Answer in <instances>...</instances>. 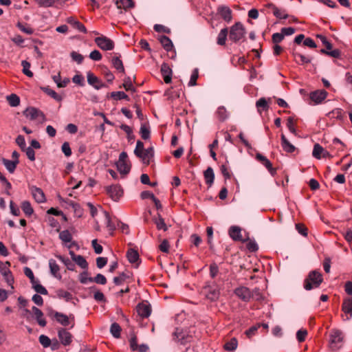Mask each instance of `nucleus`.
<instances>
[{
    "instance_id": "338daca9",
    "label": "nucleus",
    "mask_w": 352,
    "mask_h": 352,
    "mask_svg": "<svg viewBox=\"0 0 352 352\" xmlns=\"http://www.w3.org/2000/svg\"><path fill=\"white\" fill-rule=\"evenodd\" d=\"M61 150L67 157H69L72 155V150L70 148L69 144L67 142H65L63 144Z\"/></svg>"
},
{
    "instance_id": "0e129e2a",
    "label": "nucleus",
    "mask_w": 352,
    "mask_h": 352,
    "mask_svg": "<svg viewBox=\"0 0 352 352\" xmlns=\"http://www.w3.org/2000/svg\"><path fill=\"white\" fill-rule=\"evenodd\" d=\"M307 335V331L305 329H300L296 333V338L298 342H302L305 341L306 336Z\"/></svg>"
},
{
    "instance_id": "13d9d810",
    "label": "nucleus",
    "mask_w": 352,
    "mask_h": 352,
    "mask_svg": "<svg viewBox=\"0 0 352 352\" xmlns=\"http://www.w3.org/2000/svg\"><path fill=\"white\" fill-rule=\"evenodd\" d=\"M111 63L113 66H123L122 61L120 59V56L117 54H114L111 56Z\"/></svg>"
},
{
    "instance_id": "473e14b6",
    "label": "nucleus",
    "mask_w": 352,
    "mask_h": 352,
    "mask_svg": "<svg viewBox=\"0 0 352 352\" xmlns=\"http://www.w3.org/2000/svg\"><path fill=\"white\" fill-rule=\"evenodd\" d=\"M161 73L163 76L164 80L166 84L171 82L172 80V70L171 67H161Z\"/></svg>"
},
{
    "instance_id": "c9c22d12",
    "label": "nucleus",
    "mask_w": 352,
    "mask_h": 352,
    "mask_svg": "<svg viewBox=\"0 0 352 352\" xmlns=\"http://www.w3.org/2000/svg\"><path fill=\"white\" fill-rule=\"evenodd\" d=\"M256 107L257 110L260 114H261V111H267L269 108L268 102L265 98H261L256 102Z\"/></svg>"
},
{
    "instance_id": "2eb2a0df",
    "label": "nucleus",
    "mask_w": 352,
    "mask_h": 352,
    "mask_svg": "<svg viewBox=\"0 0 352 352\" xmlns=\"http://www.w3.org/2000/svg\"><path fill=\"white\" fill-rule=\"evenodd\" d=\"M265 7L273 8V14L279 19H286L289 17V15L286 10L283 8H278L276 5L272 3H269L265 5Z\"/></svg>"
},
{
    "instance_id": "e433bc0d",
    "label": "nucleus",
    "mask_w": 352,
    "mask_h": 352,
    "mask_svg": "<svg viewBox=\"0 0 352 352\" xmlns=\"http://www.w3.org/2000/svg\"><path fill=\"white\" fill-rule=\"evenodd\" d=\"M238 341L235 338H232L230 341L224 344V349L228 351H234L236 349Z\"/></svg>"
},
{
    "instance_id": "864d4df0",
    "label": "nucleus",
    "mask_w": 352,
    "mask_h": 352,
    "mask_svg": "<svg viewBox=\"0 0 352 352\" xmlns=\"http://www.w3.org/2000/svg\"><path fill=\"white\" fill-rule=\"evenodd\" d=\"M217 115L221 122L226 120L228 118V113L224 107H219L218 108Z\"/></svg>"
},
{
    "instance_id": "39448f33",
    "label": "nucleus",
    "mask_w": 352,
    "mask_h": 352,
    "mask_svg": "<svg viewBox=\"0 0 352 352\" xmlns=\"http://www.w3.org/2000/svg\"><path fill=\"white\" fill-rule=\"evenodd\" d=\"M94 41L98 47L102 50H111L114 47V42L103 35L95 38Z\"/></svg>"
},
{
    "instance_id": "412c9836",
    "label": "nucleus",
    "mask_w": 352,
    "mask_h": 352,
    "mask_svg": "<svg viewBox=\"0 0 352 352\" xmlns=\"http://www.w3.org/2000/svg\"><path fill=\"white\" fill-rule=\"evenodd\" d=\"M256 159L265 166L272 175H274L276 173V170L272 167V163L264 155L261 153H257L256 155Z\"/></svg>"
},
{
    "instance_id": "4468645a",
    "label": "nucleus",
    "mask_w": 352,
    "mask_h": 352,
    "mask_svg": "<svg viewBox=\"0 0 352 352\" xmlns=\"http://www.w3.org/2000/svg\"><path fill=\"white\" fill-rule=\"evenodd\" d=\"M136 311L140 317L148 318L151 315V308L147 302H142L137 305Z\"/></svg>"
},
{
    "instance_id": "a211bd4d",
    "label": "nucleus",
    "mask_w": 352,
    "mask_h": 352,
    "mask_svg": "<svg viewBox=\"0 0 352 352\" xmlns=\"http://www.w3.org/2000/svg\"><path fill=\"white\" fill-rule=\"evenodd\" d=\"M69 254L72 261L82 269L87 270L88 268V263L82 256L77 255L73 251H70Z\"/></svg>"
},
{
    "instance_id": "69168bd1",
    "label": "nucleus",
    "mask_w": 352,
    "mask_h": 352,
    "mask_svg": "<svg viewBox=\"0 0 352 352\" xmlns=\"http://www.w3.org/2000/svg\"><path fill=\"white\" fill-rule=\"evenodd\" d=\"M89 272L85 270L80 274L79 275V280L82 284H87L88 282H89V278L88 277Z\"/></svg>"
},
{
    "instance_id": "6e6552de",
    "label": "nucleus",
    "mask_w": 352,
    "mask_h": 352,
    "mask_svg": "<svg viewBox=\"0 0 352 352\" xmlns=\"http://www.w3.org/2000/svg\"><path fill=\"white\" fill-rule=\"evenodd\" d=\"M54 318L63 326H68L70 324V320H74V316L72 314H70L69 316L67 315L58 312L54 311Z\"/></svg>"
},
{
    "instance_id": "cd10ccee",
    "label": "nucleus",
    "mask_w": 352,
    "mask_h": 352,
    "mask_svg": "<svg viewBox=\"0 0 352 352\" xmlns=\"http://www.w3.org/2000/svg\"><path fill=\"white\" fill-rule=\"evenodd\" d=\"M67 21L68 23L74 26V28L78 30L80 32H83V33L87 32V29L85 27V25L82 23H81L80 22H79L78 21H77L74 17H69L67 19Z\"/></svg>"
},
{
    "instance_id": "72a5a7b5",
    "label": "nucleus",
    "mask_w": 352,
    "mask_h": 352,
    "mask_svg": "<svg viewBox=\"0 0 352 352\" xmlns=\"http://www.w3.org/2000/svg\"><path fill=\"white\" fill-rule=\"evenodd\" d=\"M160 41L163 47L166 51L168 52L172 50L173 45L171 40L168 37H167L166 36H162L160 37Z\"/></svg>"
},
{
    "instance_id": "4d7b16f0",
    "label": "nucleus",
    "mask_w": 352,
    "mask_h": 352,
    "mask_svg": "<svg viewBox=\"0 0 352 352\" xmlns=\"http://www.w3.org/2000/svg\"><path fill=\"white\" fill-rule=\"evenodd\" d=\"M199 77V72L197 69H195L190 76V81L188 82V86H195L197 85V80Z\"/></svg>"
},
{
    "instance_id": "20e7f679",
    "label": "nucleus",
    "mask_w": 352,
    "mask_h": 352,
    "mask_svg": "<svg viewBox=\"0 0 352 352\" xmlns=\"http://www.w3.org/2000/svg\"><path fill=\"white\" fill-rule=\"evenodd\" d=\"M118 171L123 175H127L131 170V164L128 160V155L126 152H122L120 154L119 160L116 163Z\"/></svg>"
},
{
    "instance_id": "423d86ee",
    "label": "nucleus",
    "mask_w": 352,
    "mask_h": 352,
    "mask_svg": "<svg viewBox=\"0 0 352 352\" xmlns=\"http://www.w3.org/2000/svg\"><path fill=\"white\" fill-rule=\"evenodd\" d=\"M234 294L244 302H248L253 296L254 293L246 287H239L234 289Z\"/></svg>"
},
{
    "instance_id": "49530a36",
    "label": "nucleus",
    "mask_w": 352,
    "mask_h": 352,
    "mask_svg": "<svg viewBox=\"0 0 352 352\" xmlns=\"http://www.w3.org/2000/svg\"><path fill=\"white\" fill-rule=\"evenodd\" d=\"M70 56L74 62H75L76 64L80 65L82 63V61L84 60V57L82 54L80 53L73 51L70 54Z\"/></svg>"
},
{
    "instance_id": "a18cd8bd",
    "label": "nucleus",
    "mask_w": 352,
    "mask_h": 352,
    "mask_svg": "<svg viewBox=\"0 0 352 352\" xmlns=\"http://www.w3.org/2000/svg\"><path fill=\"white\" fill-rule=\"evenodd\" d=\"M35 3L39 6V7H51L54 5V3L58 0H34Z\"/></svg>"
},
{
    "instance_id": "6e6d98bb",
    "label": "nucleus",
    "mask_w": 352,
    "mask_h": 352,
    "mask_svg": "<svg viewBox=\"0 0 352 352\" xmlns=\"http://www.w3.org/2000/svg\"><path fill=\"white\" fill-rule=\"evenodd\" d=\"M57 295L59 298H64L67 301H69L72 299V294L69 292L65 291L63 289L58 290Z\"/></svg>"
},
{
    "instance_id": "f257e3e1",
    "label": "nucleus",
    "mask_w": 352,
    "mask_h": 352,
    "mask_svg": "<svg viewBox=\"0 0 352 352\" xmlns=\"http://www.w3.org/2000/svg\"><path fill=\"white\" fill-rule=\"evenodd\" d=\"M323 281L322 275L316 270L311 271L304 280L303 287L306 290L318 287Z\"/></svg>"
},
{
    "instance_id": "bf43d9fd",
    "label": "nucleus",
    "mask_w": 352,
    "mask_h": 352,
    "mask_svg": "<svg viewBox=\"0 0 352 352\" xmlns=\"http://www.w3.org/2000/svg\"><path fill=\"white\" fill-rule=\"evenodd\" d=\"M127 278H129V276L122 272L120 274V276L113 278V283L117 285H122Z\"/></svg>"
},
{
    "instance_id": "b1692460",
    "label": "nucleus",
    "mask_w": 352,
    "mask_h": 352,
    "mask_svg": "<svg viewBox=\"0 0 352 352\" xmlns=\"http://www.w3.org/2000/svg\"><path fill=\"white\" fill-rule=\"evenodd\" d=\"M32 310L35 316L36 320L38 324L41 327H45L46 325V320L43 318V312L37 307H32Z\"/></svg>"
},
{
    "instance_id": "2f4dec72",
    "label": "nucleus",
    "mask_w": 352,
    "mask_h": 352,
    "mask_svg": "<svg viewBox=\"0 0 352 352\" xmlns=\"http://www.w3.org/2000/svg\"><path fill=\"white\" fill-rule=\"evenodd\" d=\"M3 276L6 281L9 285H11L13 288L12 284L14 283V277L10 270L8 268L3 267L0 270Z\"/></svg>"
},
{
    "instance_id": "9d476101",
    "label": "nucleus",
    "mask_w": 352,
    "mask_h": 352,
    "mask_svg": "<svg viewBox=\"0 0 352 352\" xmlns=\"http://www.w3.org/2000/svg\"><path fill=\"white\" fill-rule=\"evenodd\" d=\"M23 114L26 117H29L30 118V120H36L38 118H41L42 120H45V115L43 114V113L35 107L27 108L24 111Z\"/></svg>"
},
{
    "instance_id": "7ed1b4c3",
    "label": "nucleus",
    "mask_w": 352,
    "mask_h": 352,
    "mask_svg": "<svg viewBox=\"0 0 352 352\" xmlns=\"http://www.w3.org/2000/svg\"><path fill=\"white\" fill-rule=\"evenodd\" d=\"M245 34L244 26L241 23L237 22L230 28V39L234 42H237L244 37Z\"/></svg>"
},
{
    "instance_id": "c85d7f7f",
    "label": "nucleus",
    "mask_w": 352,
    "mask_h": 352,
    "mask_svg": "<svg viewBox=\"0 0 352 352\" xmlns=\"http://www.w3.org/2000/svg\"><path fill=\"white\" fill-rule=\"evenodd\" d=\"M1 162L3 164L6 166V169L10 173H13L16 168L18 164V162L10 160L6 158H2Z\"/></svg>"
},
{
    "instance_id": "0eeeda50",
    "label": "nucleus",
    "mask_w": 352,
    "mask_h": 352,
    "mask_svg": "<svg viewBox=\"0 0 352 352\" xmlns=\"http://www.w3.org/2000/svg\"><path fill=\"white\" fill-rule=\"evenodd\" d=\"M107 193L114 201H118L123 194V190L119 185H112L106 187Z\"/></svg>"
},
{
    "instance_id": "c756f323",
    "label": "nucleus",
    "mask_w": 352,
    "mask_h": 352,
    "mask_svg": "<svg viewBox=\"0 0 352 352\" xmlns=\"http://www.w3.org/2000/svg\"><path fill=\"white\" fill-rule=\"evenodd\" d=\"M228 30L227 28L222 29L219 33L217 38V43L219 45H225L227 36H228Z\"/></svg>"
},
{
    "instance_id": "c03bdc74",
    "label": "nucleus",
    "mask_w": 352,
    "mask_h": 352,
    "mask_svg": "<svg viewBox=\"0 0 352 352\" xmlns=\"http://www.w3.org/2000/svg\"><path fill=\"white\" fill-rule=\"evenodd\" d=\"M219 296V291L217 289L208 287V293L207 294V298L211 300H216Z\"/></svg>"
},
{
    "instance_id": "5fc2aeb1",
    "label": "nucleus",
    "mask_w": 352,
    "mask_h": 352,
    "mask_svg": "<svg viewBox=\"0 0 352 352\" xmlns=\"http://www.w3.org/2000/svg\"><path fill=\"white\" fill-rule=\"evenodd\" d=\"M57 257L67 266V268L69 270H74L75 265L69 258H65L62 256H58Z\"/></svg>"
},
{
    "instance_id": "774afa93",
    "label": "nucleus",
    "mask_w": 352,
    "mask_h": 352,
    "mask_svg": "<svg viewBox=\"0 0 352 352\" xmlns=\"http://www.w3.org/2000/svg\"><path fill=\"white\" fill-rule=\"evenodd\" d=\"M154 30L157 32H164V33H166V34L170 33V30L168 28H167L163 25H160V24L155 25Z\"/></svg>"
},
{
    "instance_id": "09e8293b",
    "label": "nucleus",
    "mask_w": 352,
    "mask_h": 352,
    "mask_svg": "<svg viewBox=\"0 0 352 352\" xmlns=\"http://www.w3.org/2000/svg\"><path fill=\"white\" fill-rule=\"evenodd\" d=\"M43 90L45 93H46L54 100L57 101H60L62 100L61 96H60L56 91L51 89L49 87L43 88Z\"/></svg>"
},
{
    "instance_id": "8fccbe9b",
    "label": "nucleus",
    "mask_w": 352,
    "mask_h": 352,
    "mask_svg": "<svg viewBox=\"0 0 352 352\" xmlns=\"http://www.w3.org/2000/svg\"><path fill=\"white\" fill-rule=\"evenodd\" d=\"M111 97L115 100L125 99L129 100V96L124 91H113L111 93Z\"/></svg>"
},
{
    "instance_id": "58836bf2",
    "label": "nucleus",
    "mask_w": 352,
    "mask_h": 352,
    "mask_svg": "<svg viewBox=\"0 0 352 352\" xmlns=\"http://www.w3.org/2000/svg\"><path fill=\"white\" fill-rule=\"evenodd\" d=\"M59 239L65 243H70L72 240V236L69 230H65L59 233Z\"/></svg>"
},
{
    "instance_id": "a878e982",
    "label": "nucleus",
    "mask_w": 352,
    "mask_h": 352,
    "mask_svg": "<svg viewBox=\"0 0 352 352\" xmlns=\"http://www.w3.org/2000/svg\"><path fill=\"white\" fill-rule=\"evenodd\" d=\"M49 267L51 274L56 278H61V275L59 274L60 267L54 259L49 260Z\"/></svg>"
},
{
    "instance_id": "ddd939ff",
    "label": "nucleus",
    "mask_w": 352,
    "mask_h": 352,
    "mask_svg": "<svg viewBox=\"0 0 352 352\" xmlns=\"http://www.w3.org/2000/svg\"><path fill=\"white\" fill-rule=\"evenodd\" d=\"M217 14L226 22L231 21L232 16V10L231 9L226 6H219L217 10Z\"/></svg>"
},
{
    "instance_id": "1a4fd4ad",
    "label": "nucleus",
    "mask_w": 352,
    "mask_h": 352,
    "mask_svg": "<svg viewBox=\"0 0 352 352\" xmlns=\"http://www.w3.org/2000/svg\"><path fill=\"white\" fill-rule=\"evenodd\" d=\"M327 96V92L324 89L311 92L309 98L314 104L321 103Z\"/></svg>"
},
{
    "instance_id": "4c0bfd02",
    "label": "nucleus",
    "mask_w": 352,
    "mask_h": 352,
    "mask_svg": "<svg viewBox=\"0 0 352 352\" xmlns=\"http://www.w3.org/2000/svg\"><path fill=\"white\" fill-rule=\"evenodd\" d=\"M6 98L11 107H17L20 104V98L16 94H12L8 96Z\"/></svg>"
},
{
    "instance_id": "6ab92c4d",
    "label": "nucleus",
    "mask_w": 352,
    "mask_h": 352,
    "mask_svg": "<svg viewBox=\"0 0 352 352\" xmlns=\"http://www.w3.org/2000/svg\"><path fill=\"white\" fill-rule=\"evenodd\" d=\"M58 338L61 343L65 345H69L72 342V334L65 329H60L58 332Z\"/></svg>"
},
{
    "instance_id": "aec40b11",
    "label": "nucleus",
    "mask_w": 352,
    "mask_h": 352,
    "mask_svg": "<svg viewBox=\"0 0 352 352\" xmlns=\"http://www.w3.org/2000/svg\"><path fill=\"white\" fill-rule=\"evenodd\" d=\"M30 190L34 199L36 202L43 203L45 201V194L41 188L36 186H32L30 188Z\"/></svg>"
},
{
    "instance_id": "5701e85b",
    "label": "nucleus",
    "mask_w": 352,
    "mask_h": 352,
    "mask_svg": "<svg viewBox=\"0 0 352 352\" xmlns=\"http://www.w3.org/2000/svg\"><path fill=\"white\" fill-rule=\"evenodd\" d=\"M229 235L234 241H241L243 240L241 229L239 226H231L229 229Z\"/></svg>"
},
{
    "instance_id": "de8ad7c7",
    "label": "nucleus",
    "mask_w": 352,
    "mask_h": 352,
    "mask_svg": "<svg viewBox=\"0 0 352 352\" xmlns=\"http://www.w3.org/2000/svg\"><path fill=\"white\" fill-rule=\"evenodd\" d=\"M322 152H324V148L319 144H316L312 152L313 156L316 159H320Z\"/></svg>"
},
{
    "instance_id": "052dcab7",
    "label": "nucleus",
    "mask_w": 352,
    "mask_h": 352,
    "mask_svg": "<svg viewBox=\"0 0 352 352\" xmlns=\"http://www.w3.org/2000/svg\"><path fill=\"white\" fill-rule=\"evenodd\" d=\"M72 81L74 83L78 85L81 87L85 85V78L81 74H76L73 78Z\"/></svg>"
},
{
    "instance_id": "37998d69",
    "label": "nucleus",
    "mask_w": 352,
    "mask_h": 352,
    "mask_svg": "<svg viewBox=\"0 0 352 352\" xmlns=\"http://www.w3.org/2000/svg\"><path fill=\"white\" fill-rule=\"evenodd\" d=\"M89 282H94L97 284L105 285L107 283V278L104 275L98 274L95 277L89 278Z\"/></svg>"
},
{
    "instance_id": "e2e57ef3",
    "label": "nucleus",
    "mask_w": 352,
    "mask_h": 352,
    "mask_svg": "<svg viewBox=\"0 0 352 352\" xmlns=\"http://www.w3.org/2000/svg\"><path fill=\"white\" fill-rule=\"evenodd\" d=\"M38 340L43 347H48L51 344V340L47 336L41 335Z\"/></svg>"
},
{
    "instance_id": "603ef678",
    "label": "nucleus",
    "mask_w": 352,
    "mask_h": 352,
    "mask_svg": "<svg viewBox=\"0 0 352 352\" xmlns=\"http://www.w3.org/2000/svg\"><path fill=\"white\" fill-rule=\"evenodd\" d=\"M140 133L143 140H148L150 138V130L145 124H142L140 130Z\"/></svg>"
},
{
    "instance_id": "f03ea898",
    "label": "nucleus",
    "mask_w": 352,
    "mask_h": 352,
    "mask_svg": "<svg viewBox=\"0 0 352 352\" xmlns=\"http://www.w3.org/2000/svg\"><path fill=\"white\" fill-rule=\"evenodd\" d=\"M344 342V335L338 329H332L329 333V346L331 350L337 351L342 347Z\"/></svg>"
},
{
    "instance_id": "4be33fe9",
    "label": "nucleus",
    "mask_w": 352,
    "mask_h": 352,
    "mask_svg": "<svg viewBox=\"0 0 352 352\" xmlns=\"http://www.w3.org/2000/svg\"><path fill=\"white\" fill-rule=\"evenodd\" d=\"M153 156H154L153 148L150 147V148H148L147 149H145L144 151H142L140 154V156H137V157L140 158L144 164L148 165L150 164L151 159L153 158Z\"/></svg>"
},
{
    "instance_id": "ea45409f",
    "label": "nucleus",
    "mask_w": 352,
    "mask_h": 352,
    "mask_svg": "<svg viewBox=\"0 0 352 352\" xmlns=\"http://www.w3.org/2000/svg\"><path fill=\"white\" fill-rule=\"evenodd\" d=\"M21 209L27 216L32 215L34 212L33 208L28 201H24L22 202Z\"/></svg>"
},
{
    "instance_id": "a19ab883",
    "label": "nucleus",
    "mask_w": 352,
    "mask_h": 352,
    "mask_svg": "<svg viewBox=\"0 0 352 352\" xmlns=\"http://www.w3.org/2000/svg\"><path fill=\"white\" fill-rule=\"evenodd\" d=\"M120 331H121V327L118 323L113 322L111 325L110 332L113 337H115L116 338H120Z\"/></svg>"
},
{
    "instance_id": "9b49d317",
    "label": "nucleus",
    "mask_w": 352,
    "mask_h": 352,
    "mask_svg": "<svg viewBox=\"0 0 352 352\" xmlns=\"http://www.w3.org/2000/svg\"><path fill=\"white\" fill-rule=\"evenodd\" d=\"M342 310L345 314L346 320H349L352 318V297H347L343 300Z\"/></svg>"
},
{
    "instance_id": "680f3d73",
    "label": "nucleus",
    "mask_w": 352,
    "mask_h": 352,
    "mask_svg": "<svg viewBox=\"0 0 352 352\" xmlns=\"http://www.w3.org/2000/svg\"><path fill=\"white\" fill-rule=\"evenodd\" d=\"M144 150V143L140 140H138L136 143V147L134 150V154L136 156H140L141 153Z\"/></svg>"
},
{
    "instance_id": "dca6fc26",
    "label": "nucleus",
    "mask_w": 352,
    "mask_h": 352,
    "mask_svg": "<svg viewBox=\"0 0 352 352\" xmlns=\"http://www.w3.org/2000/svg\"><path fill=\"white\" fill-rule=\"evenodd\" d=\"M190 337L184 333L182 329H176L175 331L173 333V340L182 345H185L188 342H189V338Z\"/></svg>"
},
{
    "instance_id": "f8f14e48",
    "label": "nucleus",
    "mask_w": 352,
    "mask_h": 352,
    "mask_svg": "<svg viewBox=\"0 0 352 352\" xmlns=\"http://www.w3.org/2000/svg\"><path fill=\"white\" fill-rule=\"evenodd\" d=\"M87 82L89 85L94 87L96 89H100L105 87V84L103 83L96 76L91 72L87 73Z\"/></svg>"
},
{
    "instance_id": "f3484780",
    "label": "nucleus",
    "mask_w": 352,
    "mask_h": 352,
    "mask_svg": "<svg viewBox=\"0 0 352 352\" xmlns=\"http://www.w3.org/2000/svg\"><path fill=\"white\" fill-rule=\"evenodd\" d=\"M126 257L130 263L135 264V267H138L140 260L138 250L133 248L129 249L126 252Z\"/></svg>"
},
{
    "instance_id": "f704fd0d",
    "label": "nucleus",
    "mask_w": 352,
    "mask_h": 352,
    "mask_svg": "<svg viewBox=\"0 0 352 352\" xmlns=\"http://www.w3.org/2000/svg\"><path fill=\"white\" fill-rule=\"evenodd\" d=\"M116 4L118 8H123L124 10L133 8L134 6V3L132 0H118L116 1Z\"/></svg>"
},
{
    "instance_id": "79ce46f5",
    "label": "nucleus",
    "mask_w": 352,
    "mask_h": 352,
    "mask_svg": "<svg viewBox=\"0 0 352 352\" xmlns=\"http://www.w3.org/2000/svg\"><path fill=\"white\" fill-rule=\"evenodd\" d=\"M296 61L299 64H309L311 63V58L301 54H296L294 55Z\"/></svg>"
},
{
    "instance_id": "393cba45",
    "label": "nucleus",
    "mask_w": 352,
    "mask_h": 352,
    "mask_svg": "<svg viewBox=\"0 0 352 352\" xmlns=\"http://www.w3.org/2000/svg\"><path fill=\"white\" fill-rule=\"evenodd\" d=\"M281 146L287 153H293L296 150V147L288 141L284 134L281 135Z\"/></svg>"
},
{
    "instance_id": "bb28decb",
    "label": "nucleus",
    "mask_w": 352,
    "mask_h": 352,
    "mask_svg": "<svg viewBox=\"0 0 352 352\" xmlns=\"http://www.w3.org/2000/svg\"><path fill=\"white\" fill-rule=\"evenodd\" d=\"M204 179L206 180V183L211 186L214 182V173L213 169L211 167H208L204 173Z\"/></svg>"
},
{
    "instance_id": "7c9ffc66",
    "label": "nucleus",
    "mask_w": 352,
    "mask_h": 352,
    "mask_svg": "<svg viewBox=\"0 0 352 352\" xmlns=\"http://www.w3.org/2000/svg\"><path fill=\"white\" fill-rule=\"evenodd\" d=\"M153 221L158 230H164V231L167 230L168 227L164 222V219L162 217L160 213H157V217H154Z\"/></svg>"
},
{
    "instance_id": "3c124183",
    "label": "nucleus",
    "mask_w": 352,
    "mask_h": 352,
    "mask_svg": "<svg viewBox=\"0 0 352 352\" xmlns=\"http://www.w3.org/2000/svg\"><path fill=\"white\" fill-rule=\"evenodd\" d=\"M106 224L108 229L111 231H113L116 230V223L111 218L109 214L107 212H104Z\"/></svg>"
}]
</instances>
